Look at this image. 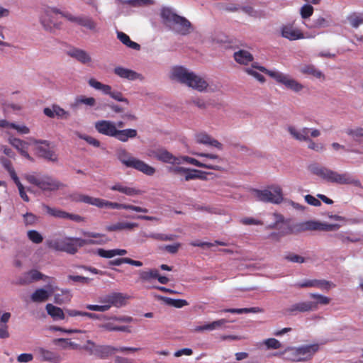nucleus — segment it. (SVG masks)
Listing matches in <instances>:
<instances>
[{"label":"nucleus","instance_id":"nucleus-1","mask_svg":"<svg viewBox=\"0 0 363 363\" xmlns=\"http://www.w3.org/2000/svg\"><path fill=\"white\" fill-rule=\"evenodd\" d=\"M169 78L199 92L214 93L220 90V86L213 82L196 74L183 66L172 67Z\"/></svg>","mask_w":363,"mask_h":363},{"label":"nucleus","instance_id":"nucleus-2","mask_svg":"<svg viewBox=\"0 0 363 363\" xmlns=\"http://www.w3.org/2000/svg\"><path fill=\"white\" fill-rule=\"evenodd\" d=\"M308 169L313 174L316 175L329 182L336 183L338 184L360 185V182L358 179H354L348 173L339 174L338 172L321 166L318 163L311 164Z\"/></svg>","mask_w":363,"mask_h":363},{"label":"nucleus","instance_id":"nucleus-3","mask_svg":"<svg viewBox=\"0 0 363 363\" xmlns=\"http://www.w3.org/2000/svg\"><path fill=\"white\" fill-rule=\"evenodd\" d=\"M161 17L164 23L176 33L186 35L193 30L191 23L189 20L174 13L169 8L162 9Z\"/></svg>","mask_w":363,"mask_h":363},{"label":"nucleus","instance_id":"nucleus-4","mask_svg":"<svg viewBox=\"0 0 363 363\" xmlns=\"http://www.w3.org/2000/svg\"><path fill=\"white\" fill-rule=\"evenodd\" d=\"M127 296L119 292H112L99 298L100 305L87 304L85 308L89 311L106 312L112 306L120 308L125 305Z\"/></svg>","mask_w":363,"mask_h":363},{"label":"nucleus","instance_id":"nucleus-5","mask_svg":"<svg viewBox=\"0 0 363 363\" xmlns=\"http://www.w3.org/2000/svg\"><path fill=\"white\" fill-rule=\"evenodd\" d=\"M116 156L118 160L127 167H131L151 176L155 173V169L145 162L133 157L126 150L121 148L117 150Z\"/></svg>","mask_w":363,"mask_h":363},{"label":"nucleus","instance_id":"nucleus-6","mask_svg":"<svg viewBox=\"0 0 363 363\" xmlns=\"http://www.w3.org/2000/svg\"><path fill=\"white\" fill-rule=\"evenodd\" d=\"M23 177L28 183L38 186L43 191H55L64 186L60 181L47 174H25Z\"/></svg>","mask_w":363,"mask_h":363},{"label":"nucleus","instance_id":"nucleus-7","mask_svg":"<svg viewBox=\"0 0 363 363\" xmlns=\"http://www.w3.org/2000/svg\"><path fill=\"white\" fill-rule=\"evenodd\" d=\"M57 13L62 14L68 21L79 25L82 16H74L68 13H63L55 7H46L44 9L43 14L40 18V23L45 30L52 32L55 28H59L60 26L57 23H55L52 19V16Z\"/></svg>","mask_w":363,"mask_h":363},{"label":"nucleus","instance_id":"nucleus-8","mask_svg":"<svg viewBox=\"0 0 363 363\" xmlns=\"http://www.w3.org/2000/svg\"><path fill=\"white\" fill-rule=\"evenodd\" d=\"M252 196L258 201L279 204L283 201L281 189L278 186H272L263 190L253 189Z\"/></svg>","mask_w":363,"mask_h":363},{"label":"nucleus","instance_id":"nucleus-9","mask_svg":"<svg viewBox=\"0 0 363 363\" xmlns=\"http://www.w3.org/2000/svg\"><path fill=\"white\" fill-rule=\"evenodd\" d=\"M79 348L88 352L90 355H94L100 359H106L116 352V347L111 345H97L91 340H86V343Z\"/></svg>","mask_w":363,"mask_h":363},{"label":"nucleus","instance_id":"nucleus-10","mask_svg":"<svg viewBox=\"0 0 363 363\" xmlns=\"http://www.w3.org/2000/svg\"><path fill=\"white\" fill-rule=\"evenodd\" d=\"M30 144L35 146L38 155L48 161L56 162L57 155L53 150V146L48 140H37L33 138H28Z\"/></svg>","mask_w":363,"mask_h":363},{"label":"nucleus","instance_id":"nucleus-11","mask_svg":"<svg viewBox=\"0 0 363 363\" xmlns=\"http://www.w3.org/2000/svg\"><path fill=\"white\" fill-rule=\"evenodd\" d=\"M73 241L74 238H55L48 240L46 245L49 248L56 251L66 252L74 255L77 252L78 248Z\"/></svg>","mask_w":363,"mask_h":363},{"label":"nucleus","instance_id":"nucleus-12","mask_svg":"<svg viewBox=\"0 0 363 363\" xmlns=\"http://www.w3.org/2000/svg\"><path fill=\"white\" fill-rule=\"evenodd\" d=\"M57 290L58 286L49 281L46 288H38L31 294L30 300L37 303L45 302Z\"/></svg>","mask_w":363,"mask_h":363},{"label":"nucleus","instance_id":"nucleus-13","mask_svg":"<svg viewBox=\"0 0 363 363\" xmlns=\"http://www.w3.org/2000/svg\"><path fill=\"white\" fill-rule=\"evenodd\" d=\"M42 208L48 215L62 219H69L77 223L84 221V218L77 214L67 213L57 208L50 207L45 203L42 204Z\"/></svg>","mask_w":363,"mask_h":363},{"label":"nucleus","instance_id":"nucleus-14","mask_svg":"<svg viewBox=\"0 0 363 363\" xmlns=\"http://www.w3.org/2000/svg\"><path fill=\"white\" fill-rule=\"evenodd\" d=\"M339 228L338 224H328L313 220L306 221L298 225V229L302 230L335 231Z\"/></svg>","mask_w":363,"mask_h":363},{"label":"nucleus","instance_id":"nucleus-15","mask_svg":"<svg viewBox=\"0 0 363 363\" xmlns=\"http://www.w3.org/2000/svg\"><path fill=\"white\" fill-rule=\"evenodd\" d=\"M35 351L40 361L50 363H60L62 361V357L60 354L45 347H38Z\"/></svg>","mask_w":363,"mask_h":363},{"label":"nucleus","instance_id":"nucleus-16","mask_svg":"<svg viewBox=\"0 0 363 363\" xmlns=\"http://www.w3.org/2000/svg\"><path fill=\"white\" fill-rule=\"evenodd\" d=\"M94 127L99 133L113 138L116 137L118 130L116 123L108 120L96 121Z\"/></svg>","mask_w":363,"mask_h":363},{"label":"nucleus","instance_id":"nucleus-17","mask_svg":"<svg viewBox=\"0 0 363 363\" xmlns=\"http://www.w3.org/2000/svg\"><path fill=\"white\" fill-rule=\"evenodd\" d=\"M67 55L82 65L91 66L93 63L91 54L85 50L74 48L69 50Z\"/></svg>","mask_w":363,"mask_h":363},{"label":"nucleus","instance_id":"nucleus-18","mask_svg":"<svg viewBox=\"0 0 363 363\" xmlns=\"http://www.w3.org/2000/svg\"><path fill=\"white\" fill-rule=\"evenodd\" d=\"M99 208H109L113 209H125L130 210L133 211L138 212V213H147L148 210L145 208H142L137 206L125 204V203H118L116 202H111L104 199H101L100 206Z\"/></svg>","mask_w":363,"mask_h":363},{"label":"nucleus","instance_id":"nucleus-19","mask_svg":"<svg viewBox=\"0 0 363 363\" xmlns=\"http://www.w3.org/2000/svg\"><path fill=\"white\" fill-rule=\"evenodd\" d=\"M149 156L162 162L174 165L177 164V162H178L179 160L177 157L173 155L171 152L163 148L151 150L149 153Z\"/></svg>","mask_w":363,"mask_h":363},{"label":"nucleus","instance_id":"nucleus-20","mask_svg":"<svg viewBox=\"0 0 363 363\" xmlns=\"http://www.w3.org/2000/svg\"><path fill=\"white\" fill-rule=\"evenodd\" d=\"M319 350L318 344L301 346L296 348V362L311 359Z\"/></svg>","mask_w":363,"mask_h":363},{"label":"nucleus","instance_id":"nucleus-21","mask_svg":"<svg viewBox=\"0 0 363 363\" xmlns=\"http://www.w3.org/2000/svg\"><path fill=\"white\" fill-rule=\"evenodd\" d=\"M40 279H49L52 280L53 278L48 277L38 270L33 269L28 272L24 273L21 277H19L18 283L20 285H28L33 281H38Z\"/></svg>","mask_w":363,"mask_h":363},{"label":"nucleus","instance_id":"nucleus-22","mask_svg":"<svg viewBox=\"0 0 363 363\" xmlns=\"http://www.w3.org/2000/svg\"><path fill=\"white\" fill-rule=\"evenodd\" d=\"M113 73L120 78L125 79L129 81H134L138 79L140 81H143L144 79V77L141 74L133 69L123 67L122 66L116 67L113 69Z\"/></svg>","mask_w":363,"mask_h":363},{"label":"nucleus","instance_id":"nucleus-23","mask_svg":"<svg viewBox=\"0 0 363 363\" xmlns=\"http://www.w3.org/2000/svg\"><path fill=\"white\" fill-rule=\"evenodd\" d=\"M8 143L16 150H17L21 155L30 161L33 160V157L28 152V145H30V142L26 143L20 138H16L14 136H10L8 138Z\"/></svg>","mask_w":363,"mask_h":363},{"label":"nucleus","instance_id":"nucleus-24","mask_svg":"<svg viewBox=\"0 0 363 363\" xmlns=\"http://www.w3.org/2000/svg\"><path fill=\"white\" fill-rule=\"evenodd\" d=\"M193 155L204 158L203 164H207L215 167V168H207L208 169L221 170V164L223 160L218 155L202 152H192Z\"/></svg>","mask_w":363,"mask_h":363},{"label":"nucleus","instance_id":"nucleus-25","mask_svg":"<svg viewBox=\"0 0 363 363\" xmlns=\"http://www.w3.org/2000/svg\"><path fill=\"white\" fill-rule=\"evenodd\" d=\"M137 227H138V224L136 223L121 221L108 225L105 227V229L108 232H120L123 230L130 231Z\"/></svg>","mask_w":363,"mask_h":363},{"label":"nucleus","instance_id":"nucleus-26","mask_svg":"<svg viewBox=\"0 0 363 363\" xmlns=\"http://www.w3.org/2000/svg\"><path fill=\"white\" fill-rule=\"evenodd\" d=\"M196 141L197 143L213 146L220 150L223 149V145L219 141L205 133L196 134Z\"/></svg>","mask_w":363,"mask_h":363},{"label":"nucleus","instance_id":"nucleus-27","mask_svg":"<svg viewBox=\"0 0 363 363\" xmlns=\"http://www.w3.org/2000/svg\"><path fill=\"white\" fill-rule=\"evenodd\" d=\"M235 62L240 65H247L250 62H254L253 55L247 50L240 49L235 51L233 54Z\"/></svg>","mask_w":363,"mask_h":363},{"label":"nucleus","instance_id":"nucleus-28","mask_svg":"<svg viewBox=\"0 0 363 363\" xmlns=\"http://www.w3.org/2000/svg\"><path fill=\"white\" fill-rule=\"evenodd\" d=\"M79 26L84 27L94 34L100 32V28L98 23L91 17L88 16H82Z\"/></svg>","mask_w":363,"mask_h":363},{"label":"nucleus","instance_id":"nucleus-29","mask_svg":"<svg viewBox=\"0 0 363 363\" xmlns=\"http://www.w3.org/2000/svg\"><path fill=\"white\" fill-rule=\"evenodd\" d=\"M296 286L301 288L315 287L321 289H328L329 288L330 283L325 280L307 279L296 284Z\"/></svg>","mask_w":363,"mask_h":363},{"label":"nucleus","instance_id":"nucleus-30","mask_svg":"<svg viewBox=\"0 0 363 363\" xmlns=\"http://www.w3.org/2000/svg\"><path fill=\"white\" fill-rule=\"evenodd\" d=\"M52 343L62 350H78L80 347L79 344L72 342L69 338H55Z\"/></svg>","mask_w":363,"mask_h":363},{"label":"nucleus","instance_id":"nucleus-31","mask_svg":"<svg viewBox=\"0 0 363 363\" xmlns=\"http://www.w3.org/2000/svg\"><path fill=\"white\" fill-rule=\"evenodd\" d=\"M11 313L5 312L2 314L0 313V338L7 339L10 337V333L9 331V325L7 323L10 320Z\"/></svg>","mask_w":363,"mask_h":363},{"label":"nucleus","instance_id":"nucleus-32","mask_svg":"<svg viewBox=\"0 0 363 363\" xmlns=\"http://www.w3.org/2000/svg\"><path fill=\"white\" fill-rule=\"evenodd\" d=\"M137 135L138 131L135 129L128 128L123 130H118L115 138L122 143H125L129 139L136 138Z\"/></svg>","mask_w":363,"mask_h":363},{"label":"nucleus","instance_id":"nucleus-33","mask_svg":"<svg viewBox=\"0 0 363 363\" xmlns=\"http://www.w3.org/2000/svg\"><path fill=\"white\" fill-rule=\"evenodd\" d=\"M300 71L301 73L314 78L325 79L324 74L313 65H305L301 67Z\"/></svg>","mask_w":363,"mask_h":363},{"label":"nucleus","instance_id":"nucleus-34","mask_svg":"<svg viewBox=\"0 0 363 363\" xmlns=\"http://www.w3.org/2000/svg\"><path fill=\"white\" fill-rule=\"evenodd\" d=\"M52 295L54 296V302L59 305L69 302L71 298L69 291L65 289H60L58 288V290Z\"/></svg>","mask_w":363,"mask_h":363},{"label":"nucleus","instance_id":"nucleus-35","mask_svg":"<svg viewBox=\"0 0 363 363\" xmlns=\"http://www.w3.org/2000/svg\"><path fill=\"white\" fill-rule=\"evenodd\" d=\"M257 67H262L260 65L258 62H255L251 64L250 67H245L244 69V72L247 73V74L253 77L255 79H257L258 82L261 83H264L265 82V78L263 75H262L260 73H259L257 71H260V69Z\"/></svg>","mask_w":363,"mask_h":363},{"label":"nucleus","instance_id":"nucleus-36","mask_svg":"<svg viewBox=\"0 0 363 363\" xmlns=\"http://www.w3.org/2000/svg\"><path fill=\"white\" fill-rule=\"evenodd\" d=\"M45 309L48 314L50 315L55 320H64L65 318L63 310L57 306L52 305V303H48L45 306Z\"/></svg>","mask_w":363,"mask_h":363},{"label":"nucleus","instance_id":"nucleus-37","mask_svg":"<svg viewBox=\"0 0 363 363\" xmlns=\"http://www.w3.org/2000/svg\"><path fill=\"white\" fill-rule=\"evenodd\" d=\"M116 34H117V38L123 45H126L127 47H128L131 49L135 50H140V45L138 43L132 41L130 40V38H129V36L128 35H126L125 33H123L122 31H117Z\"/></svg>","mask_w":363,"mask_h":363},{"label":"nucleus","instance_id":"nucleus-38","mask_svg":"<svg viewBox=\"0 0 363 363\" xmlns=\"http://www.w3.org/2000/svg\"><path fill=\"white\" fill-rule=\"evenodd\" d=\"M178 162H177V164H181L184 162H187L189 164H193L198 167H203V168H215V167L207 164H203L202 162H200L194 158L188 157V156H179L177 157Z\"/></svg>","mask_w":363,"mask_h":363},{"label":"nucleus","instance_id":"nucleus-39","mask_svg":"<svg viewBox=\"0 0 363 363\" xmlns=\"http://www.w3.org/2000/svg\"><path fill=\"white\" fill-rule=\"evenodd\" d=\"M74 200L77 202H82L92 206H95L98 208L100 206L101 199L92 197L85 194H77L74 198Z\"/></svg>","mask_w":363,"mask_h":363},{"label":"nucleus","instance_id":"nucleus-40","mask_svg":"<svg viewBox=\"0 0 363 363\" xmlns=\"http://www.w3.org/2000/svg\"><path fill=\"white\" fill-rule=\"evenodd\" d=\"M281 36L289 40H295V28L293 23L284 25L281 29Z\"/></svg>","mask_w":363,"mask_h":363},{"label":"nucleus","instance_id":"nucleus-41","mask_svg":"<svg viewBox=\"0 0 363 363\" xmlns=\"http://www.w3.org/2000/svg\"><path fill=\"white\" fill-rule=\"evenodd\" d=\"M99 328L106 331H122V332H128L130 333V330H129L128 326H117L115 325L111 322H106L101 323L99 325Z\"/></svg>","mask_w":363,"mask_h":363},{"label":"nucleus","instance_id":"nucleus-42","mask_svg":"<svg viewBox=\"0 0 363 363\" xmlns=\"http://www.w3.org/2000/svg\"><path fill=\"white\" fill-rule=\"evenodd\" d=\"M347 18L352 28H357L363 24V13L354 12L350 14Z\"/></svg>","mask_w":363,"mask_h":363},{"label":"nucleus","instance_id":"nucleus-43","mask_svg":"<svg viewBox=\"0 0 363 363\" xmlns=\"http://www.w3.org/2000/svg\"><path fill=\"white\" fill-rule=\"evenodd\" d=\"M0 162L2 164V166L5 168V169L8 172L13 181L16 179V178H18L14 168L12 166L11 161H9L5 157H1Z\"/></svg>","mask_w":363,"mask_h":363},{"label":"nucleus","instance_id":"nucleus-44","mask_svg":"<svg viewBox=\"0 0 363 363\" xmlns=\"http://www.w3.org/2000/svg\"><path fill=\"white\" fill-rule=\"evenodd\" d=\"M257 67V66H255ZM262 72L267 74L270 77L276 80L277 82L280 83L284 78L285 74L275 70H268L264 67H257Z\"/></svg>","mask_w":363,"mask_h":363},{"label":"nucleus","instance_id":"nucleus-45","mask_svg":"<svg viewBox=\"0 0 363 363\" xmlns=\"http://www.w3.org/2000/svg\"><path fill=\"white\" fill-rule=\"evenodd\" d=\"M123 4H128L133 6H140L146 5H152L154 0H117Z\"/></svg>","mask_w":363,"mask_h":363},{"label":"nucleus","instance_id":"nucleus-46","mask_svg":"<svg viewBox=\"0 0 363 363\" xmlns=\"http://www.w3.org/2000/svg\"><path fill=\"white\" fill-rule=\"evenodd\" d=\"M201 172L195 169L187 168V171L184 174L185 181H190L196 179H203Z\"/></svg>","mask_w":363,"mask_h":363},{"label":"nucleus","instance_id":"nucleus-47","mask_svg":"<svg viewBox=\"0 0 363 363\" xmlns=\"http://www.w3.org/2000/svg\"><path fill=\"white\" fill-rule=\"evenodd\" d=\"M316 310V303L313 301H306L296 304V311L301 312Z\"/></svg>","mask_w":363,"mask_h":363},{"label":"nucleus","instance_id":"nucleus-48","mask_svg":"<svg viewBox=\"0 0 363 363\" xmlns=\"http://www.w3.org/2000/svg\"><path fill=\"white\" fill-rule=\"evenodd\" d=\"M329 26L330 21L327 18L320 16L313 21L310 27L313 28H322L328 27Z\"/></svg>","mask_w":363,"mask_h":363},{"label":"nucleus","instance_id":"nucleus-49","mask_svg":"<svg viewBox=\"0 0 363 363\" xmlns=\"http://www.w3.org/2000/svg\"><path fill=\"white\" fill-rule=\"evenodd\" d=\"M27 235L29 240L35 244H39L42 242L43 240V237L42 236V235L35 230H28L27 233Z\"/></svg>","mask_w":363,"mask_h":363},{"label":"nucleus","instance_id":"nucleus-50","mask_svg":"<svg viewBox=\"0 0 363 363\" xmlns=\"http://www.w3.org/2000/svg\"><path fill=\"white\" fill-rule=\"evenodd\" d=\"M14 183L18 187L19 195L21 198L26 202H28L30 201L28 196L26 193L25 187L21 182L19 178H16V179L13 180Z\"/></svg>","mask_w":363,"mask_h":363},{"label":"nucleus","instance_id":"nucleus-51","mask_svg":"<svg viewBox=\"0 0 363 363\" xmlns=\"http://www.w3.org/2000/svg\"><path fill=\"white\" fill-rule=\"evenodd\" d=\"M76 101L78 104H84L88 106H94L96 105V99L92 97L79 96L77 98Z\"/></svg>","mask_w":363,"mask_h":363},{"label":"nucleus","instance_id":"nucleus-52","mask_svg":"<svg viewBox=\"0 0 363 363\" xmlns=\"http://www.w3.org/2000/svg\"><path fill=\"white\" fill-rule=\"evenodd\" d=\"M140 278L142 280H149L151 278L158 277V271L156 269H150L149 271H140Z\"/></svg>","mask_w":363,"mask_h":363},{"label":"nucleus","instance_id":"nucleus-53","mask_svg":"<svg viewBox=\"0 0 363 363\" xmlns=\"http://www.w3.org/2000/svg\"><path fill=\"white\" fill-rule=\"evenodd\" d=\"M164 300L167 304L173 306L176 308H182L183 306L188 305V302L186 300L183 299H172L170 298H164Z\"/></svg>","mask_w":363,"mask_h":363},{"label":"nucleus","instance_id":"nucleus-54","mask_svg":"<svg viewBox=\"0 0 363 363\" xmlns=\"http://www.w3.org/2000/svg\"><path fill=\"white\" fill-rule=\"evenodd\" d=\"M310 296L315 300V301L313 302L316 303V308H318V304L327 305L330 303V299L328 297L320 294H311Z\"/></svg>","mask_w":363,"mask_h":363},{"label":"nucleus","instance_id":"nucleus-55","mask_svg":"<svg viewBox=\"0 0 363 363\" xmlns=\"http://www.w3.org/2000/svg\"><path fill=\"white\" fill-rule=\"evenodd\" d=\"M313 13V7L307 4L303 5L300 9V14L302 18L306 19L312 16Z\"/></svg>","mask_w":363,"mask_h":363},{"label":"nucleus","instance_id":"nucleus-56","mask_svg":"<svg viewBox=\"0 0 363 363\" xmlns=\"http://www.w3.org/2000/svg\"><path fill=\"white\" fill-rule=\"evenodd\" d=\"M11 128L16 130L17 133L21 135H27L30 133V128L23 123L17 124L15 123H12Z\"/></svg>","mask_w":363,"mask_h":363},{"label":"nucleus","instance_id":"nucleus-57","mask_svg":"<svg viewBox=\"0 0 363 363\" xmlns=\"http://www.w3.org/2000/svg\"><path fill=\"white\" fill-rule=\"evenodd\" d=\"M335 237L341 240L342 242H357L360 240V239L355 236H348L345 233H340L335 235Z\"/></svg>","mask_w":363,"mask_h":363},{"label":"nucleus","instance_id":"nucleus-58","mask_svg":"<svg viewBox=\"0 0 363 363\" xmlns=\"http://www.w3.org/2000/svg\"><path fill=\"white\" fill-rule=\"evenodd\" d=\"M264 344L267 349H279L281 347V344L275 338H269L264 340Z\"/></svg>","mask_w":363,"mask_h":363},{"label":"nucleus","instance_id":"nucleus-59","mask_svg":"<svg viewBox=\"0 0 363 363\" xmlns=\"http://www.w3.org/2000/svg\"><path fill=\"white\" fill-rule=\"evenodd\" d=\"M74 240L78 241L80 247L84 245H101L104 243L103 240L87 239L86 238L85 239L74 238Z\"/></svg>","mask_w":363,"mask_h":363},{"label":"nucleus","instance_id":"nucleus-60","mask_svg":"<svg viewBox=\"0 0 363 363\" xmlns=\"http://www.w3.org/2000/svg\"><path fill=\"white\" fill-rule=\"evenodd\" d=\"M272 217L273 218L274 221L268 225V228H275L278 224H279L280 223H283L284 221L283 216L278 213H272Z\"/></svg>","mask_w":363,"mask_h":363},{"label":"nucleus","instance_id":"nucleus-61","mask_svg":"<svg viewBox=\"0 0 363 363\" xmlns=\"http://www.w3.org/2000/svg\"><path fill=\"white\" fill-rule=\"evenodd\" d=\"M53 111L55 113V116L60 118L67 119L69 116V113L67 111L57 105L53 106Z\"/></svg>","mask_w":363,"mask_h":363},{"label":"nucleus","instance_id":"nucleus-62","mask_svg":"<svg viewBox=\"0 0 363 363\" xmlns=\"http://www.w3.org/2000/svg\"><path fill=\"white\" fill-rule=\"evenodd\" d=\"M82 234L87 239L103 240L104 243L105 242V240H104L105 236L101 233L84 231Z\"/></svg>","mask_w":363,"mask_h":363},{"label":"nucleus","instance_id":"nucleus-63","mask_svg":"<svg viewBox=\"0 0 363 363\" xmlns=\"http://www.w3.org/2000/svg\"><path fill=\"white\" fill-rule=\"evenodd\" d=\"M97 255L101 257L104 258H112L115 256V250H104V249H98Z\"/></svg>","mask_w":363,"mask_h":363},{"label":"nucleus","instance_id":"nucleus-64","mask_svg":"<svg viewBox=\"0 0 363 363\" xmlns=\"http://www.w3.org/2000/svg\"><path fill=\"white\" fill-rule=\"evenodd\" d=\"M347 134L351 135L354 138H363V128H357L355 129H348L346 131Z\"/></svg>","mask_w":363,"mask_h":363}]
</instances>
